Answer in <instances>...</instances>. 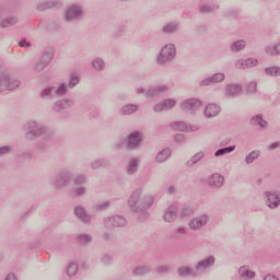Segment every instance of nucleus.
Returning <instances> with one entry per match:
<instances>
[{"label": "nucleus", "mask_w": 280, "mask_h": 280, "mask_svg": "<svg viewBox=\"0 0 280 280\" xmlns=\"http://www.w3.org/2000/svg\"><path fill=\"white\" fill-rule=\"evenodd\" d=\"M55 86H48L46 89H44L40 94L39 97H42V100H49V97H51V93L55 91Z\"/></svg>", "instance_id": "72a5a7b5"}, {"label": "nucleus", "mask_w": 280, "mask_h": 280, "mask_svg": "<svg viewBox=\"0 0 280 280\" xmlns=\"http://www.w3.org/2000/svg\"><path fill=\"white\" fill-rule=\"evenodd\" d=\"M203 158H205V153L198 152L187 163L188 165H196V163H198V161H200Z\"/></svg>", "instance_id": "58836bf2"}, {"label": "nucleus", "mask_w": 280, "mask_h": 280, "mask_svg": "<svg viewBox=\"0 0 280 280\" xmlns=\"http://www.w3.org/2000/svg\"><path fill=\"white\" fill-rule=\"evenodd\" d=\"M16 23H19V18L11 15L8 18H4L1 22H0V27L2 30H5V27H12V25H16Z\"/></svg>", "instance_id": "412c9836"}, {"label": "nucleus", "mask_w": 280, "mask_h": 280, "mask_svg": "<svg viewBox=\"0 0 280 280\" xmlns=\"http://www.w3.org/2000/svg\"><path fill=\"white\" fill-rule=\"evenodd\" d=\"M92 66L94 67V69H96V71H102V69H104V60L96 59L92 61Z\"/></svg>", "instance_id": "37998d69"}, {"label": "nucleus", "mask_w": 280, "mask_h": 280, "mask_svg": "<svg viewBox=\"0 0 280 280\" xmlns=\"http://www.w3.org/2000/svg\"><path fill=\"white\" fill-rule=\"evenodd\" d=\"M80 84V79L78 77H72L69 81V88L73 89L74 86H78Z\"/></svg>", "instance_id": "8fccbe9b"}, {"label": "nucleus", "mask_w": 280, "mask_h": 280, "mask_svg": "<svg viewBox=\"0 0 280 280\" xmlns=\"http://www.w3.org/2000/svg\"><path fill=\"white\" fill-rule=\"evenodd\" d=\"M104 240H108V234H104Z\"/></svg>", "instance_id": "774afa93"}, {"label": "nucleus", "mask_w": 280, "mask_h": 280, "mask_svg": "<svg viewBox=\"0 0 280 280\" xmlns=\"http://www.w3.org/2000/svg\"><path fill=\"white\" fill-rule=\"evenodd\" d=\"M208 183L210 187H222L224 185V176L220 174H213L209 177Z\"/></svg>", "instance_id": "a211bd4d"}, {"label": "nucleus", "mask_w": 280, "mask_h": 280, "mask_svg": "<svg viewBox=\"0 0 280 280\" xmlns=\"http://www.w3.org/2000/svg\"><path fill=\"white\" fill-rule=\"evenodd\" d=\"M137 170H139V160L135 158L127 165V174H129V176H132V174H136Z\"/></svg>", "instance_id": "a878e982"}, {"label": "nucleus", "mask_w": 280, "mask_h": 280, "mask_svg": "<svg viewBox=\"0 0 280 280\" xmlns=\"http://www.w3.org/2000/svg\"><path fill=\"white\" fill-rule=\"evenodd\" d=\"M156 272L159 275H163V272H170V266L164 265V266L158 267Z\"/></svg>", "instance_id": "864d4df0"}, {"label": "nucleus", "mask_w": 280, "mask_h": 280, "mask_svg": "<svg viewBox=\"0 0 280 280\" xmlns=\"http://www.w3.org/2000/svg\"><path fill=\"white\" fill-rule=\"evenodd\" d=\"M26 139L28 141H32L36 139V137H42V135H45V128L40 127L36 121H30L26 125Z\"/></svg>", "instance_id": "20e7f679"}, {"label": "nucleus", "mask_w": 280, "mask_h": 280, "mask_svg": "<svg viewBox=\"0 0 280 280\" xmlns=\"http://www.w3.org/2000/svg\"><path fill=\"white\" fill-rule=\"evenodd\" d=\"M71 184V173L67 170L59 171L58 175L55 177V187H67Z\"/></svg>", "instance_id": "423d86ee"}, {"label": "nucleus", "mask_w": 280, "mask_h": 280, "mask_svg": "<svg viewBox=\"0 0 280 280\" xmlns=\"http://www.w3.org/2000/svg\"><path fill=\"white\" fill-rule=\"evenodd\" d=\"M74 214L77 215V218H79V220H81V222H85L86 224L91 222V215L86 213V210L84 209V207L77 206L74 208Z\"/></svg>", "instance_id": "dca6fc26"}, {"label": "nucleus", "mask_w": 280, "mask_h": 280, "mask_svg": "<svg viewBox=\"0 0 280 280\" xmlns=\"http://www.w3.org/2000/svg\"><path fill=\"white\" fill-rule=\"evenodd\" d=\"M211 266H215V257L213 256H209L208 258L197 262L195 270L197 272L200 270H207V268H211Z\"/></svg>", "instance_id": "9b49d317"}, {"label": "nucleus", "mask_w": 280, "mask_h": 280, "mask_svg": "<svg viewBox=\"0 0 280 280\" xmlns=\"http://www.w3.org/2000/svg\"><path fill=\"white\" fill-rule=\"evenodd\" d=\"M170 156H172V151L170 149H164L158 153L156 161L158 163H165Z\"/></svg>", "instance_id": "393cba45"}, {"label": "nucleus", "mask_w": 280, "mask_h": 280, "mask_svg": "<svg viewBox=\"0 0 280 280\" xmlns=\"http://www.w3.org/2000/svg\"><path fill=\"white\" fill-rule=\"evenodd\" d=\"M202 106V102L198 98H189L182 103V110H198Z\"/></svg>", "instance_id": "1a4fd4ad"}, {"label": "nucleus", "mask_w": 280, "mask_h": 280, "mask_svg": "<svg viewBox=\"0 0 280 280\" xmlns=\"http://www.w3.org/2000/svg\"><path fill=\"white\" fill-rule=\"evenodd\" d=\"M127 222L126 219L121 215H113L105 219L104 226L108 231L115 228L126 226Z\"/></svg>", "instance_id": "39448f33"}, {"label": "nucleus", "mask_w": 280, "mask_h": 280, "mask_svg": "<svg viewBox=\"0 0 280 280\" xmlns=\"http://www.w3.org/2000/svg\"><path fill=\"white\" fill-rule=\"evenodd\" d=\"M242 93V85L240 84H229L226 86V95L230 97H235Z\"/></svg>", "instance_id": "4be33fe9"}, {"label": "nucleus", "mask_w": 280, "mask_h": 280, "mask_svg": "<svg viewBox=\"0 0 280 280\" xmlns=\"http://www.w3.org/2000/svg\"><path fill=\"white\" fill-rule=\"evenodd\" d=\"M167 85H160L158 88H153L148 90L147 97H156V95H161V93H167Z\"/></svg>", "instance_id": "aec40b11"}, {"label": "nucleus", "mask_w": 280, "mask_h": 280, "mask_svg": "<svg viewBox=\"0 0 280 280\" xmlns=\"http://www.w3.org/2000/svg\"><path fill=\"white\" fill-rule=\"evenodd\" d=\"M56 95H58V97H62V95H67V86L65 85V83H62L56 91H55Z\"/></svg>", "instance_id": "a18cd8bd"}, {"label": "nucleus", "mask_w": 280, "mask_h": 280, "mask_svg": "<svg viewBox=\"0 0 280 280\" xmlns=\"http://www.w3.org/2000/svg\"><path fill=\"white\" fill-rule=\"evenodd\" d=\"M84 183H86L84 175H80L74 179L75 185H84Z\"/></svg>", "instance_id": "5fc2aeb1"}, {"label": "nucleus", "mask_w": 280, "mask_h": 280, "mask_svg": "<svg viewBox=\"0 0 280 280\" xmlns=\"http://www.w3.org/2000/svg\"><path fill=\"white\" fill-rule=\"evenodd\" d=\"M235 151V145L225 147L215 151L214 156H224V154H231Z\"/></svg>", "instance_id": "c756f323"}, {"label": "nucleus", "mask_w": 280, "mask_h": 280, "mask_svg": "<svg viewBox=\"0 0 280 280\" xmlns=\"http://www.w3.org/2000/svg\"><path fill=\"white\" fill-rule=\"evenodd\" d=\"M74 194H75V196H84V194H86V188L79 187V188L74 189Z\"/></svg>", "instance_id": "4d7b16f0"}, {"label": "nucleus", "mask_w": 280, "mask_h": 280, "mask_svg": "<svg viewBox=\"0 0 280 280\" xmlns=\"http://www.w3.org/2000/svg\"><path fill=\"white\" fill-rule=\"evenodd\" d=\"M267 54H268V56H279V54H280V44H277L273 47H269L267 49Z\"/></svg>", "instance_id": "79ce46f5"}, {"label": "nucleus", "mask_w": 280, "mask_h": 280, "mask_svg": "<svg viewBox=\"0 0 280 280\" xmlns=\"http://www.w3.org/2000/svg\"><path fill=\"white\" fill-rule=\"evenodd\" d=\"M266 75H271L272 78H279L280 68L279 67H270L265 69Z\"/></svg>", "instance_id": "473e14b6"}, {"label": "nucleus", "mask_w": 280, "mask_h": 280, "mask_svg": "<svg viewBox=\"0 0 280 280\" xmlns=\"http://www.w3.org/2000/svg\"><path fill=\"white\" fill-rule=\"evenodd\" d=\"M122 115H132V113H137V105H126L121 109Z\"/></svg>", "instance_id": "4c0bfd02"}, {"label": "nucleus", "mask_w": 280, "mask_h": 280, "mask_svg": "<svg viewBox=\"0 0 280 280\" xmlns=\"http://www.w3.org/2000/svg\"><path fill=\"white\" fill-rule=\"evenodd\" d=\"M148 272H150L149 266H140L133 270L135 277H143V275H148Z\"/></svg>", "instance_id": "7c9ffc66"}, {"label": "nucleus", "mask_w": 280, "mask_h": 280, "mask_svg": "<svg viewBox=\"0 0 280 280\" xmlns=\"http://www.w3.org/2000/svg\"><path fill=\"white\" fill-rule=\"evenodd\" d=\"M171 128L173 130H177L179 132H187V131L191 130V127L189 125L185 124L184 121L173 122L171 125Z\"/></svg>", "instance_id": "b1692460"}, {"label": "nucleus", "mask_w": 280, "mask_h": 280, "mask_svg": "<svg viewBox=\"0 0 280 280\" xmlns=\"http://www.w3.org/2000/svg\"><path fill=\"white\" fill-rule=\"evenodd\" d=\"M21 86V81L16 79H11L10 74L3 73L0 77V93H4V91H14V89H19Z\"/></svg>", "instance_id": "f03ea898"}, {"label": "nucleus", "mask_w": 280, "mask_h": 280, "mask_svg": "<svg viewBox=\"0 0 280 280\" xmlns=\"http://www.w3.org/2000/svg\"><path fill=\"white\" fill-rule=\"evenodd\" d=\"M10 152V147H2L0 148V153L3 154H9Z\"/></svg>", "instance_id": "e2e57ef3"}, {"label": "nucleus", "mask_w": 280, "mask_h": 280, "mask_svg": "<svg viewBox=\"0 0 280 280\" xmlns=\"http://www.w3.org/2000/svg\"><path fill=\"white\" fill-rule=\"evenodd\" d=\"M144 89L143 88H141L140 90H138V93H144Z\"/></svg>", "instance_id": "338daca9"}, {"label": "nucleus", "mask_w": 280, "mask_h": 280, "mask_svg": "<svg viewBox=\"0 0 280 280\" xmlns=\"http://www.w3.org/2000/svg\"><path fill=\"white\" fill-rule=\"evenodd\" d=\"M246 93H257V82H249L246 89Z\"/></svg>", "instance_id": "49530a36"}, {"label": "nucleus", "mask_w": 280, "mask_h": 280, "mask_svg": "<svg viewBox=\"0 0 280 280\" xmlns=\"http://www.w3.org/2000/svg\"><path fill=\"white\" fill-rule=\"evenodd\" d=\"M77 241L79 242V244H91V242H93V237H91V235L89 234H81L78 236Z\"/></svg>", "instance_id": "f704fd0d"}, {"label": "nucleus", "mask_w": 280, "mask_h": 280, "mask_svg": "<svg viewBox=\"0 0 280 280\" xmlns=\"http://www.w3.org/2000/svg\"><path fill=\"white\" fill-rule=\"evenodd\" d=\"M178 218V206L176 203L170 205L164 211L163 220L165 222L172 223Z\"/></svg>", "instance_id": "0eeeda50"}, {"label": "nucleus", "mask_w": 280, "mask_h": 280, "mask_svg": "<svg viewBox=\"0 0 280 280\" xmlns=\"http://www.w3.org/2000/svg\"><path fill=\"white\" fill-rule=\"evenodd\" d=\"M80 14H82V9L78 5L70 7L66 12L67 21H74V19H80Z\"/></svg>", "instance_id": "4468645a"}, {"label": "nucleus", "mask_w": 280, "mask_h": 280, "mask_svg": "<svg viewBox=\"0 0 280 280\" xmlns=\"http://www.w3.org/2000/svg\"><path fill=\"white\" fill-rule=\"evenodd\" d=\"M56 3L54 2H42L37 5L38 12H45V10H50V8H55Z\"/></svg>", "instance_id": "c9c22d12"}, {"label": "nucleus", "mask_w": 280, "mask_h": 280, "mask_svg": "<svg viewBox=\"0 0 280 280\" xmlns=\"http://www.w3.org/2000/svg\"><path fill=\"white\" fill-rule=\"evenodd\" d=\"M194 215V208H184L180 212V218H189Z\"/></svg>", "instance_id": "c03bdc74"}, {"label": "nucleus", "mask_w": 280, "mask_h": 280, "mask_svg": "<svg viewBox=\"0 0 280 280\" xmlns=\"http://www.w3.org/2000/svg\"><path fill=\"white\" fill-rule=\"evenodd\" d=\"M68 277H75L78 275V265L77 264H70L67 269Z\"/></svg>", "instance_id": "ea45409f"}, {"label": "nucleus", "mask_w": 280, "mask_h": 280, "mask_svg": "<svg viewBox=\"0 0 280 280\" xmlns=\"http://www.w3.org/2000/svg\"><path fill=\"white\" fill-rule=\"evenodd\" d=\"M219 113H220V106L215 104H209L205 108V115L206 117H209V118L215 117Z\"/></svg>", "instance_id": "5701e85b"}, {"label": "nucleus", "mask_w": 280, "mask_h": 280, "mask_svg": "<svg viewBox=\"0 0 280 280\" xmlns=\"http://www.w3.org/2000/svg\"><path fill=\"white\" fill-rule=\"evenodd\" d=\"M175 141H177L178 143H180L182 141H185V136L183 133H177L175 136Z\"/></svg>", "instance_id": "bf43d9fd"}, {"label": "nucleus", "mask_w": 280, "mask_h": 280, "mask_svg": "<svg viewBox=\"0 0 280 280\" xmlns=\"http://www.w3.org/2000/svg\"><path fill=\"white\" fill-rule=\"evenodd\" d=\"M110 202L106 201L104 203H100L95 206L96 211H104V209H108Z\"/></svg>", "instance_id": "3c124183"}, {"label": "nucleus", "mask_w": 280, "mask_h": 280, "mask_svg": "<svg viewBox=\"0 0 280 280\" xmlns=\"http://www.w3.org/2000/svg\"><path fill=\"white\" fill-rule=\"evenodd\" d=\"M164 103V108L165 110H170L171 108H174V106H176V101L168 98L166 101L163 102Z\"/></svg>", "instance_id": "de8ad7c7"}, {"label": "nucleus", "mask_w": 280, "mask_h": 280, "mask_svg": "<svg viewBox=\"0 0 280 280\" xmlns=\"http://www.w3.org/2000/svg\"><path fill=\"white\" fill-rule=\"evenodd\" d=\"M102 165H104V160H96L91 164V167L92 170H98Z\"/></svg>", "instance_id": "603ef678"}, {"label": "nucleus", "mask_w": 280, "mask_h": 280, "mask_svg": "<svg viewBox=\"0 0 280 280\" xmlns=\"http://www.w3.org/2000/svg\"><path fill=\"white\" fill-rule=\"evenodd\" d=\"M224 80V73H215L212 77L205 79L200 82L201 86H209L211 82L218 83V82H223Z\"/></svg>", "instance_id": "6ab92c4d"}, {"label": "nucleus", "mask_w": 280, "mask_h": 280, "mask_svg": "<svg viewBox=\"0 0 280 280\" xmlns=\"http://www.w3.org/2000/svg\"><path fill=\"white\" fill-rule=\"evenodd\" d=\"M154 203V197L150 195L143 196V189L137 188L132 191L128 199V207L133 213H141L142 211H148L150 207Z\"/></svg>", "instance_id": "f257e3e1"}, {"label": "nucleus", "mask_w": 280, "mask_h": 280, "mask_svg": "<svg viewBox=\"0 0 280 280\" xmlns=\"http://www.w3.org/2000/svg\"><path fill=\"white\" fill-rule=\"evenodd\" d=\"M51 58H54V56L49 52L42 56V58L35 66V71H37V73H40V71H45V69H47V66L49 65V62H51Z\"/></svg>", "instance_id": "9d476101"}, {"label": "nucleus", "mask_w": 280, "mask_h": 280, "mask_svg": "<svg viewBox=\"0 0 280 280\" xmlns=\"http://www.w3.org/2000/svg\"><path fill=\"white\" fill-rule=\"evenodd\" d=\"M244 47H246V42L241 39V40L235 42L231 46V49H232V51H242V49H244Z\"/></svg>", "instance_id": "e433bc0d"}, {"label": "nucleus", "mask_w": 280, "mask_h": 280, "mask_svg": "<svg viewBox=\"0 0 280 280\" xmlns=\"http://www.w3.org/2000/svg\"><path fill=\"white\" fill-rule=\"evenodd\" d=\"M154 110H155V113H162V110H166L165 109V104L162 102V103H160V104H156L155 106H154Z\"/></svg>", "instance_id": "6e6d98bb"}, {"label": "nucleus", "mask_w": 280, "mask_h": 280, "mask_svg": "<svg viewBox=\"0 0 280 280\" xmlns=\"http://www.w3.org/2000/svg\"><path fill=\"white\" fill-rule=\"evenodd\" d=\"M238 275H241L243 279H255V271H250L246 267H241L238 269Z\"/></svg>", "instance_id": "c85d7f7f"}, {"label": "nucleus", "mask_w": 280, "mask_h": 280, "mask_svg": "<svg viewBox=\"0 0 280 280\" xmlns=\"http://www.w3.org/2000/svg\"><path fill=\"white\" fill-rule=\"evenodd\" d=\"M178 277H198V271L189 266H182L177 269Z\"/></svg>", "instance_id": "f3484780"}, {"label": "nucleus", "mask_w": 280, "mask_h": 280, "mask_svg": "<svg viewBox=\"0 0 280 280\" xmlns=\"http://www.w3.org/2000/svg\"><path fill=\"white\" fill-rule=\"evenodd\" d=\"M139 145H141V132L133 131L128 137L127 148L129 150H135L136 148H139Z\"/></svg>", "instance_id": "6e6552de"}, {"label": "nucleus", "mask_w": 280, "mask_h": 280, "mask_svg": "<svg viewBox=\"0 0 280 280\" xmlns=\"http://www.w3.org/2000/svg\"><path fill=\"white\" fill-rule=\"evenodd\" d=\"M176 233L178 235H187V230H185V228H183V226H179V228H177Z\"/></svg>", "instance_id": "052dcab7"}, {"label": "nucleus", "mask_w": 280, "mask_h": 280, "mask_svg": "<svg viewBox=\"0 0 280 280\" xmlns=\"http://www.w3.org/2000/svg\"><path fill=\"white\" fill-rule=\"evenodd\" d=\"M250 124L252 126H259V128H266V126H268V122L264 120L261 115H256L255 117H253L250 119Z\"/></svg>", "instance_id": "cd10ccee"}, {"label": "nucleus", "mask_w": 280, "mask_h": 280, "mask_svg": "<svg viewBox=\"0 0 280 280\" xmlns=\"http://www.w3.org/2000/svg\"><path fill=\"white\" fill-rule=\"evenodd\" d=\"M168 194H174V186L168 187Z\"/></svg>", "instance_id": "69168bd1"}, {"label": "nucleus", "mask_w": 280, "mask_h": 280, "mask_svg": "<svg viewBox=\"0 0 280 280\" xmlns=\"http://www.w3.org/2000/svg\"><path fill=\"white\" fill-rule=\"evenodd\" d=\"M19 47H32V44L26 39H22L19 42Z\"/></svg>", "instance_id": "13d9d810"}, {"label": "nucleus", "mask_w": 280, "mask_h": 280, "mask_svg": "<svg viewBox=\"0 0 280 280\" xmlns=\"http://www.w3.org/2000/svg\"><path fill=\"white\" fill-rule=\"evenodd\" d=\"M73 106V102L69 98L61 100L55 103L54 110L55 113H62V110H67V108H71Z\"/></svg>", "instance_id": "2eb2a0df"}, {"label": "nucleus", "mask_w": 280, "mask_h": 280, "mask_svg": "<svg viewBox=\"0 0 280 280\" xmlns=\"http://www.w3.org/2000/svg\"><path fill=\"white\" fill-rule=\"evenodd\" d=\"M207 214H203L199 218L192 219L189 223V226L192 231H198L200 229H202V226H205V224H207Z\"/></svg>", "instance_id": "ddd939ff"}, {"label": "nucleus", "mask_w": 280, "mask_h": 280, "mask_svg": "<svg viewBox=\"0 0 280 280\" xmlns=\"http://www.w3.org/2000/svg\"><path fill=\"white\" fill-rule=\"evenodd\" d=\"M256 65H257V59H246L245 61L244 60L237 61V67H240V69L256 67Z\"/></svg>", "instance_id": "bb28decb"}, {"label": "nucleus", "mask_w": 280, "mask_h": 280, "mask_svg": "<svg viewBox=\"0 0 280 280\" xmlns=\"http://www.w3.org/2000/svg\"><path fill=\"white\" fill-rule=\"evenodd\" d=\"M265 196L267 198V207H269V209H277V207H279L280 199L278 195L270 191H266Z\"/></svg>", "instance_id": "f8f14e48"}, {"label": "nucleus", "mask_w": 280, "mask_h": 280, "mask_svg": "<svg viewBox=\"0 0 280 280\" xmlns=\"http://www.w3.org/2000/svg\"><path fill=\"white\" fill-rule=\"evenodd\" d=\"M200 12H201V14H205L207 12H211V7L202 5L200 8Z\"/></svg>", "instance_id": "680f3d73"}, {"label": "nucleus", "mask_w": 280, "mask_h": 280, "mask_svg": "<svg viewBox=\"0 0 280 280\" xmlns=\"http://www.w3.org/2000/svg\"><path fill=\"white\" fill-rule=\"evenodd\" d=\"M277 148H280V143L279 142H272L269 147V150H277Z\"/></svg>", "instance_id": "0e129e2a"}, {"label": "nucleus", "mask_w": 280, "mask_h": 280, "mask_svg": "<svg viewBox=\"0 0 280 280\" xmlns=\"http://www.w3.org/2000/svg\"><path fill=\"white\" fill-rule=\"evenodd\" d=\"M102 264H104V266H110L113 264V257H110V255H104L101 258Z\"/></svg>", "instance_id": "09e8293b"}, {"label": "nucleus", "mask_w": 280, "mask_h": 280, "mask_svg": "<svg viewBox=\"0 0 280 280\" xmlns=\"http://www.w3.org/2000/svg\"><path fill=\"white\" fill-rule=\"evenodd\" d=\"M261 154L260 151H252L249 154L246 155L245 161L248 165L253 163L254 161H257L259 159V155Z\"/></svg>", "instance_id": "2f4dec72"}, {"label": "nucleus", "mask_w": 280, "mask_h": 280, "mask_svg": "<svg viewBox=\"0 0 280 280\" xmlns=\"http://www.w3.org/2000/svg\"><path fill=\"white\" fill-rule=\"evenodd\" d=\"M177 27L178 25L176 23H171L163 27V32H165V34H172L176 32Z\"/></svg>", "instance_id": "a19ab883"}, {"label": "nucleus", "mask_w": 280, "mask_h": 280, "mask_svg": "<svg viewBox=\"0 0 280 280\" xmlns=\"http://www.w3.org/2000/svg\"><path fill=\"white\" fill-rule=\"evenodd\" d=\"M174 58H176V48L174 47V45L170 44L162 48L158 57V62L160 65H165L167 60H174Z\"/></svg>", "instance_id": "7ed1b4c3"}]
</instances>
